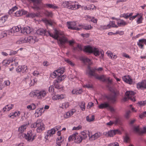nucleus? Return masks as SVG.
<instances>
[{
  "label": "nucleus",
  "instance_id": "1",
  "mask_svg": "<svg viewBox=\"0 0 146 146\" xmlns=\"http://www.w3.org/2000/svg\"><path fill=\"white\" fill-rule=\"evenodd\" d=\"M119 94L118 91H113L110 94L105 95L104 98L108 101V102H104L100 104L98 106L99 108L100 109L107 108L111 111H114V108L110 105L109 103L113 104H115L117 102V97Z\"/></svg>",
  "mask_w": 146,
  "mask_h": 146
},
{
  "label": "nucleus",
  "instance_id": "2",
  "mask_svg": "<svg viewBox=\"0 0 146 146\" xmlns=\"http://www.w3.org/2000/svg\"><path fill=\"white\" fill-rule=\"evenodd\" d=\"M34 3L32 8L34 10L38 11L44 8L50 9L52 4H44L42 2V0H30Z\"/></svg>",
  "mask_w": 146,
  "mask_h": 146
},
{
  "label": "nucleus",
  "instance_id": "3",
  "mask_svg": "<svg viewBox=\"0 0 146 146\" xmlns=\"http://www.w3.org/2000/svg\"><path fill=\"white\" fill-rule=\"evenodd\" d=\"M46 95V92L44 90H35L34 92H31L30 94V95L31 97H36L37 99H39L44 98Z\"/></svg>",
  "mask_w": 146,
  "mask_h": 146
},
{
  "label": "nucleus",
  "instance_id": "4",
  "mask_svg": "<svg viewBox=\"0 0 146 146\" xmlns=\"http://www.w3.org/2000/svg\"><path fill=\"white\" fill-rule=\"evenodd\" d=\"M83 51L89 53H93L96 56H99L100 54V51L98 48L89 45L84 46Z\"/></svg>",
  "mask_w": 146,
  "mask_h": 146
},
{
  "label": "nucleus",
  "instance_id": "5",
  "mask_svg": "<svg viewBox=\"0 0 146 146\" xmlns=\"http://www.w3.org/2000/svg\"><path fill=\"white\" fill-rule=\"evenodd\" d=\"M88 70L86 71V73L88 74L89 77L94 76L96 79H100L101 77H99L98 74L95 72L96 70V68H91V67L88 66Z\"/></svg>",
  "mask_w": 146,
  "mask_h": 146
},
{
  "label": "nucleus",
  "instance_id": "6",
  "mask_svg": "<svg viewBox=\"0 0 146 146\" xmlns=\"http://www.w3.org/2000/svg\"><path fill=\"white\" fill-rule=\"evenodd\" d=\"M58 44L60 46L65 47L64 45L66 43L68 42L69 45H72L74 43L73 40L68 41L67 38L64 36L60 37L58 39Z\"/></svg>",
  "mask_w": 146,
  "mask_h": 146
},
{
  "label": "nucleus",
  "instance_id": "7",
  "mask_svg": "<svg viewBox=\"0 0 146 146\" xmlns=\"http://www.w3.org/2000/svg\"><path fill=\"white\" fill-rule=\"evenodd\" d=\"M22 135L23 137L28 141L29 142L33 141L35 138V135H33L32 130L28 131L27 134L23 133Z\"/></svg>",
  "mask_w": 146,
  "mask_h": 146
},
{
  "label": "nucleus",
  "instance_id": "8",
  "mask_svg": "<svg viewBox=\"0 0 146 146\" xmlns=\"http://www.w3.org/2000/svg\"><path fill=\"white\" fill-rule=\"evenodd\" d=\"M35 126L37 127L36 131L38 133L41 132L45 129L44 124L40 120H37L35 122Z\"/></svg>",
  "mask_w": 146,
  "mask_h": 146
},
{
  "label": "nucleus",
  "instance_id": "9",
  "mask_svg": "<svg viewBox=\"0 0 146 146\" xmlns=\"http://www.w3.org/2000/svg\"><path fill=\"white\" fill-rule=\"evenodd\" d=\"M62 5L64 7L71 10H74L75 9V6L74 5V2L70 1H65L62 3Z\"/></svg>",
  "mask_w": 146,
  "mask_h": 146
},
{
  "label": "nucleus",
  "instance_id": "10",
  "mask_svg": "<svg viewBox=\"0 0 146 146\" xmlns=\"http://www.w3.org/2000/svg\"><path fill=\"white\" fill-rule=\"evenodd\" d=\"M16 70L18 73L21 72L23 73L27 72L28 71L27 67L25 65L19 66L16 68Z\"/></svg>",
  "mask_w": 146,
  "mask_h": 146
},
{
  "label": "nucleus",
  "instance_id": "11",
  "mask_svg": "<svg viewBox=\"0 0 146 146\" xmlns=\"http://www.w3.org/2000/svg\"><path fill=\"white\" fill-rule=\"evenodd\" d=\"M111 27L117 28L118 27L115 24V21H110L109 24L107 26H101L100 29L102 30V29H106L108 28H110Z\"/></svg>",
  "mask_w": 146,
  "mask_h": 146
},
{
  "label": "nucleus",
  "instance_id": "12",
  "mask_svg": "<svg viewBox=\"0 0 146 146\" xmlns=\"http://www.w3.org/2000/svg\"><path fill=\"white\" fill-rule=\"evenodd\" d=\"M21 32L27 34H29L32 31V29L29 26L23 27L21 28Z\"/></svg>",
  "mask_w": 146,
  "mask_h": 146
},
{
  "label": "nucleus",
  "instance_id": "13",
  "mask_svg": "<svg viewBox=\"0 0 146 146\" xmlns=\"http://www.w3.org/2000/svg\"><path fill=\"white\" fill-rule=\"evenodd\" d=\"M99 77H101V78L100 79H96L101 80L103 82H107L108 84H111L112 83V80L110 79V78H106V76L104 75H102L100 76L99 75Z\"/></svg>",
  "mask_w": 146,
  "mask_h": 146
},
{
  "label": "nucleus",
  "instance_id": "14",
  "mask_svg": "<svg viewBox=\"0 0 146 146\" xmlns=\"http://www.w3.org/2000/svg\"><path fill=\"white\" fill-rule=\"evenodd\" d=\"M27 43L30 44H33L37 40L36 36H29L27 38L26 37Z\"/></svg>",
  "mask_w": 146,
  "mask_h": 146
},
{
  "label": "nucleus",
  "instance_id": "15",
  "mask_svg": "<svg viewBox=\"0 0 146 146\" xmlns=\"http://www.w3.org/2000/svg\"><path fill=\"white\" fill-rule=\"evenodd\" d=\"M123 80L126 83L129 84H133V81L132 79L131 78L130 76H125L122 77Z\"/></svg>",
  "mask_w": 146,
  "mask_h": 146
},
{
  "label": "nucleus",
  "instance_id": "16",
  "mask_svg": "<svg viewBox=\"0 0 146 146\" xmlns=\"http://www.w3.org/2000/svg\"><path fill=\"white\" fill-rule=\"evenodd\" d=\"M144 44H145L146 45V39L143 38L140 39L139 40V42L137 43L139 47L141 49L143 48Z\"/></svg>",
  "mask_w": 146,
  "mask_h": 146
},
{
  "label": "nucleus",
  "instance_id": "17",
  "mask_svg": "<svg viewBox=\"0 0 146 146\" xmlns=\"http://www.w3.org/2000/svg\"><path fill=\"white\" fill-rule=\"evenodd\" d=\"M101 135V134L100 132H97L93 135H92L91 136H90V135H89V139L91 141L94 140L100 137Z\"/></svg>",
  "mask_w": 146,
  "mask_h": 146
},
{
  "label": "nucleus",
  "instance_id": "18",
  "mask_svg": "<svg viewBox=\"0 0 146 146\" xmlns=\"http://www.w3.org/2000/svg\"><path fill=\"white\" fill-rule=\"evenodd\" d=\"M47 31L43 29H38L36 31V33L39 35H41L42 36L45 35L46 34Z\"/></svg>",
  "mask_w": 146,
  "mask_h": 146
},
{
  "label": "nucleus",
  "instance_id": "19",
  "mask_svg": "<svg viewBox=\"0 0 146 146\" xmlns=\"http://www.w3.org/2000/svg\"><path fill=\"white\" fill-rule=\"evenodd\" d=\"M120 131L118 129H115L113 130H110L108 131V136L112 137L116 133L120 134Z\"/></svg>",
  "mask_w": 146,
  "mask_h": 146
},
{
  "label": "nucleus",
  "instance_id": "20",
  "mask_svg": "<svg viewBox=\"0 0 146 146\" xmlns=\"http://www.w3.org/2000/svg\"><path fill=\"white\" fill-rule=\"evenodd\" d=\"M82 140V137L81 135H76L75 138V142L77 143H80Z\"/></svg>",
  "mask_w": 146,
  "mask_h": 146
},
{
  "label": "nucleus",
  "instance_id": "21",
  "mask_svg": "<svg viewBox=\"0 0 146 146\" xmlns=\"http://www.w3.org/2000/svg\"><path fill=\"white\" fill-rule=\"evenodd\" d=\"M13 106L14 105L13 104H11L10 105H7L3 108L2 110L3 112L9 111L13 108Z\"/></svg>",
  "mask_w": 146,
  "mask_h": 146
},
{
  "label": "nucleus",
  "instance_id": "22",
  "mask_svg": "<svg viewBox=\"0 0 146 146\" xmlns=\"http://www.w3.org/2000/svg\"><path fill=\"white\" fill-rule=\"evenodd\" d=\"M21 28L20 27V26L19 27L18 26L13 27L11 29V33H13L18 32L20 31Z\"/></svg>",
  "mask_w": 146,
  "mask_h": 146
},
{
  "label": "nucleus",
  "instance_id": "23",
  "mask_svg": "<svg viewBox=\"0 0 146 146\" xmlns=\"http://www.w3.org/2000/svg\"><path fill=\"white\" fill-rule=\"evenodd\" d=\"M82 90L81 89H80L78 90L77 89H74L72 91V93L73 94L78 95L81 94L82 93Z\"/></svg>",
  "mask_w": 146,
  "mask_h": 146
},
{
  "label": "nucleus",
  "instance_id": "24",
  "mask_svg": "<svg viewBox=\"0 0 146 146\" xmlns=\"http://www.w3.org/2000/svg\"><path fill=\"white\" fill-rule=\"evenodd\" d=\"M46 36H50L51 37H52L54 38L57 40L58 41V39L59 38H58V36L56 35H53L52 33H51L49 31H47L46 32Z\"/></svg>",
  "mask_w": 146,
  "mask_h": 146
},
{
  "label": "nucleus",
  "instance_id": "25",
  "mask_svg": "<svg viewBox=\"0 0 146 146\" xmlns=\"http://www.w3.org/2000/svg\"><path fill=\"white\" fill-rule=\"evenodd\" d=\"M44 110L43 108H38L36 110L35 113H37L39 115H41L42 113L44 111Z\"/></svg>",
  "mask_w": 146,
  "mask_h": 146
},
{
  "label": "nucleus",
  "instance_id": "26",
  "mask_svg": "<svg viewBox=\"0 0 146 146\" xmlns=\"http://www.w3.org/2000/svg\"><path fill=\"white\" fill-rule=\"evenodd\" d=\"M8 17L7 15H5L0 18V23L2 24L4 23L7 20Z\"/></svg>",
  "mask_w": 146,
  "mask_h": 146
},
{
  "label": "nucleus",
  "instance_id": "27",
  "mask_svg": "<svg viewBox=\"0 0 146 146\" xmlns=\"http://www.w3.org/2000/svg\"><path fill=\"white\" fill-rule=\"evenodd\" d=\"M135 94V93L132 91H127L125 93V95L127 96L128 98H130V95L134 96Z\"/></svg>",
  "mask_w": 146,
  "mask_h": 146
},
{
  "label": "nucleus",
  "instance_id": "28",
  "mask_svg": "<svg viewBox=\"0 0 146 146\" xmlns=\"http://www.w3.org/2000/svg\"><path fill=\"white\" fill-rule=\"evenodd\" d=\"M64 67H60L59 68L56 70L58 73V74H59L60 75H61V74H63L64 72Z\"/></svg>",
  "mask_w": 146,
  "mask_h": 146
},
{
  "label": "nucleus",
  "instance_id": "29",
  "mask_svg": "<svg viewBox=\"0 0 146 146\" xmlns=\"http://www.w3.org/2000/svg\"><path fill=\"white\" fill-rule=\"evenodd\" d=\"M55 133V131L54 130V129L52 128L50 130H49L48 131V135L47 136H53V135Z\"/></svg>",
  "mask_w": 146,
  "mask_h": 146
},
{
  "label": "nucleus",
  "instance_id": "30",
  "mask_svg": "<svg viewBox=\"0 0 146 146\" xmlns=\"http://www.w3.org/2000/svg\"><path fill=\"white\" fill-rule=\"evenodd\" d=\"M25 43H27L26 37L25 38H22L16 42V43L17 44H22Z\"/></svg>",
  "mask_w": 146,
  "mask_h": 146
},
{
  "label": "nucleus",
  "instance_id": "31",
  "mask_svg": "<svg viewBox=\"0 0 146 146\" xmlns=\"http://www.w3.org/2000/svg\"><path fill=\"white\" fill-rule=\"evenodd\" d=\"M67 24L68 28L69 27H70L72 28H74V27L76 25V23L74 22H67Z\"/></svg>",
  "mask_w": 146,
  "mask_h": 146
},
{
  "label": "nucleus",
  "instance_id": "32",
  "mask_svg": "<svg viewBox=\"0 0 146 146\" xmlns=\"http://www.w3.org/2000/svg\"><path fill=\"white\" fill-rule=\"evenodd\" d=\"M78 135V133L77 132H75L71 135H70L68 138V141H70L71 140L72 141L74 139H75V136L76 135Z\"/></svg>",
  "mask_w": 146,
  "mask_h": 146
},
{
  "label": "nucleus",
  "instance_id": "33",
  "mask_svg": "<svg viewBox=\"0 0 146 146\" xmlns=\"http://www.w3.org/2000/svg\"><path fill=\"white\" fill-rule=\"evenodd\" d=\"M79 105L80 107V108L81 109V110L82 111H84L85 110V103L84 102H81L79 104Z\"/></svg>",
  "mask_w": 146,
  "mask_h": 146
},
{
  "label": "nucleus",
  "instance_id": "34",
  "mask_svg": "<svg viewBox=\"0 0 146 146\" xmlns=\"http://www.w3.org/2000/svg\"><path fill=\"white\" fill-rule=\"evenodd\" d=\"M61 75H60L59 74H58V76L57 79L54 80V82H55L56 83H59L61 81H62V79H61L60 77V76Z\"/></svg>",
  "mask_w": 146,
  "mask_h": 146
},
{
  "label": "nucleus",
  "instance_id": "35",
  "mask_svg": "<svg viewBox=\"0 0 146 146\" xmlns=\"http://www.w3.org/2000/svg\"><path fill=\"white\" fill-rule=\"evenodd\" d=\"M37 16V14L34 13H28L26 15V17H28L34 18Z\"/></svg>",
  "mask_w": 146,
  "mask_h": 146
},
{
  "label": "nucleus",
  "instance_id": "36",
  "mask_svg": "<svg viewBox=\"0 0 146 146\" xmlns=\"http://www.w3.org/2000/svg\"><path fill=\"white\" fill-rule=\"evenodd\" d=\"M54 83L55 88L58 89H61L63 88V86L59 84V83L54 82Z\"/></svg>",
  "mask_w": 146,
  "mask_h": 146
},
{
  "label": "nucleus",
  "instance_id": "37",
  "mask_svg": "<svg viewBox=\"0 0 146 146\" xmlns=\"http://www.w3.org/2000/svg\"><path fill=\"white\" fill-rule=\"evenodd\" d=\"M144 84L143 82H139L137 84V87L138 89H143V85Z\"/></svg>",
  "mask_w": 146,
  "mask_h": 146
},
{
  "label": "nucleus",
  "instance_id": "38",
  "mask_svg": "<svg viewBox=\"0 0 146 146\" xmlns=\"http://www.w3.org/2000/svg\"><path fill=\"white\" fill-rule=\"evenodd\" d=\"M120 20V22H118L117 23L118 26H121V25L122 26H125L127 24V23L123 20L121 19Z\"/></svg>",
  "mask_w": 146,
  "mask_h": 146
},
{
  "label": "nucleus",
  "instance_id": "39",
  "mask_svg": "<svg viewBox=\"0 0 146 146\" xmlns=\"http://www.w3.org/2000/svg\"><path fill=\"white\" fill-rule=\"evenodd\" d=\"M86 121L89 122H91L94 120L95 118L94 115H92V119H90L89 116H87L86 117Z\"/></svg>",
  "mask_w": 146,
  "mask_h": 146
},
{
  "label": "nucleus",
  "instance_id": "40",
  "mask_svg": "<svg viewBox=\"0 0 146 146\" xmlns=\"http://www.w3.org/2000/svg\"><path fill=\"white\" fill-rule=\"evenodd\" d=\"M18 9L17 7L15 6L14 7H13L11 9H10L8 12L9 14V15H11L12 14L13 12H14L15 11L17 10Z\"/></svg>",
  "mask_w": 146,
  "mask_h": 146
},
{
  "label": "nucleus",
  "instance_id": "41",
  "mask_svg": "<svg viewBox=\"0 0 146 146\" xmlns=\"http://www.w3.org/2000/svg\"><path fill=\"white\" fill-rule=\"evenodd\" d=\"M45 15L48 17H51L53 16V14L52 11H49L47 10L45 11L44 13Z\"/></svg>",
  "mask_w": 146,
  "mask_h": 146
},
{
  "label": "nucleus",
  "instance_id": "42",
  "mask_svg": "<svg viewBox=\"0 0 146 146\" xmlns=\"http://www.w3.org/2000/svg\"><path fill=\"white\" fill-rule=\"evenodd\" d=\"M131 112L130 110H128L126 112L125 115V117L127 119H128L129 118L130 116V114Z\"/></svg>",
  "mask_w": 146,
  "mask_h": 146
},
{
  "label": "nucleus",
  "instance_id": "43",
  "mask_svg": "<svg viewBox=\"0 0 146 146\" xmlns=\"http://www.w3.org/2000/svg\"><path fill=\"white\" fill-rule=\"evenodd\" d=\"M137 104L141 106H144L146 104V100L139 101Z\"/></svg>",
  "mask_w": 146,
  "mask_h": 146
},
{
  "label": "nucleus",
  "instance_id": "44",
  "mask_svg": "<svg viewBox=\"0 0 146 146\" xmlns=\"http://www.w3.org/2000/svg\"><path fill=\"white\" fill-rule=\"evenodd\" d=\"M57 72L56 70L54 71L52 74H50V76L53 78H56V76H58V74H56Z\"/></svg>",
  "mask_w": 146,
  "mask_h": 146
},
{
  "label": "nucleus",
  "instance_id": "45",
  "mask_svg": "<svg viewBox=\"0 0 146 146\" xmlns=\"http://www.w3.org/2000/svg\"><path fill=\"white\" fill-rule=\"evenodd\" d=\"M22 15V14H21V10L17 11L15 13V16L17 17H19Z\"/></svg>",
  "mask_w": 146,
  "mask_h": 146
},
{
  "label": "nucleus",
  "instance_id": "46",
  "mask_svg": "<svg viewBox=\"0 0 146 146\" xmlns=\"http://www.w3.org/2000/svg\"><path fill=\"white\" fill-rule=\"evenodd\" d=\"M82 28L83 29L87 30H88L91 29L92 27L91 26V25H88L84 26L82 27Z\"/></svg>",
  "mask_w": 146,
  "mask_h": 146
},
{
  "label": "nucleus",
  "instance_id": "47",
  "mask_svg": "<svg viewBox=\"0 0 146 146\" xmlns=\"http://www.w3.org/2000/svg\"><path fill=\"white\" fill-rule=\"evenodd\" d=\"M25 127L24 126H22L19 128V131L20 133H22L23 132L24 130L25 129Z\"/></svg>",
  "mask_w": 146,
  "mask_h": 146
},
{
  "label": "nucleus",
  "instance_id": "48",
  "mask_svg": "<svg viewBox=\"0 0 146 146\" xmlns=\"http://www.w3.org/2000/svg\"><path fill=\"white\" fill-rule=\"evenodd\" d=\"M61 96H63V95H56L55 96H53L52 97V98L53 99H55V100H57V99H60Z\"/></svg>",
  "mask_w": 146,
  "mask_h": 146
},
{
  "label": "nucleus",
  "instance_id": "49",
  "mask_svg": "<svg viewBox=\"0 0 146 146\" xmlns=\"http://www.w3.org/2000/svg\"><path fill=\"white\" fill-rule=\"evenodd\" d=\"M119 144L117 142L114 143H111L108 145L107 146H119Z\"/></svg>",
  "mask_w": 146,
  "mask_h": 146
},
{
  "label": "nucleus",
  "instance_id": "50",
  "mask_svg": "<svg viewBox=\"0 0 146 146\" xmlns=\"http://www.w3.org/2000/svg\"><path fill=\"white\" fill-rule=\"evenodd\" d=\"M69 105L68 102H66L63 103L62 106L64 107V109H66L69 107Z\"/></svg>",
  "mask_w": 146,
  "mask_h": 146
},
{
  "label": "nucleus",
  "instance_id": "51",
  "mask_svg": "<svg viewBox=\"0 0 146 146\" xmlns=\"http://www.w3.org/2000/svg\"><path fill=\"white\" fill-rule=\"evenodd\" d=\"M58 8V7L55 4H52L50 9H56Z\"/></svg>",
  "mask_w": 146,
  "mask_h": 146
},
{
  "label": "nucleus",
  "instance_id": "52",
  "mask_svg": "<svg viewBox=\"0 0 146 146\" xmlns=\"http://www.w3.org/2000/svg\"><path fill=\"white\" fill-rule=\"evenodd\" d=\"M78 2H75L74 3V5L75 6V9L74 10L78 9L80 8V7H81V5H79L77 4Z\"/></svg>",
  "mask_w": 146,
  "mask_h": 146
},
{
  "label": "nucleus",
  "instance_id": "53",
  "mask_svg": "<svg viewBox=\"0 0 146 146\" xmlns=\"http://www.w3.org/2000/svg\"><path fill=\"white\" fill-rule=\"evenodd\" d=\"M129 139V136L127 135H126L124 138V141L126 143H128V141Z\"/></svg>",
  "mask_w": 146,
  "mask_h": 146
},
{
  "label": "nucleus",
  "instance_id": "54",
  "mask_svg": "<svg viewBox=\"0 0 146 146\" xmlns=\"http://www.w3.org/2000/svg\"><path fill=\"white\" fill-rule=\"evenodd\" d=\"M143 19V18H142V16H141L140 17H139L137 20V24H139L142 22V20Z\"/></svg>",
  "mask_w": 146,
  "mask_h": 146
},
{
  "label": "nucleus",
  "instance_id": "55",
  "mask_svg": "<svg viewBox=\"0 0 146 146\" xmlns=\"http://www.w3.org/2000/svg\"><path fill=\"white\" fill-rule=\"evenodd\" d=\"M71 115L69 111L66 112L64 115V117L65 118H68L71 116Z\"/></svg>",
  "mask_w": 146,
  "mask_h": 146
},
{
  "label": "nucleus",
  "instance_id": "56",
  "mask_svg": "<svg viewBox=\"0 0 146 146\" xmlns=\"http://www.w3.org/2000/svg\"><path fill=\"white\" fill-rule=\"evenodd\" d=\"M146 133V127H143V130L140 131L139 134H141Z\"/></svg>",
  "mask_w": 146,
  "mask_h": 146
},
{
  "label": "nucleus",
  "instance_id": "57",
  "mask_svg": "<svg viewBox=\"0 0 146 146\" xmlns=\"http://www.w3.org/2000/svg\"><path fill=\"white\" fill-rule=\"evenodd\" d=\"M94 104V103L90 102L88 103V105L87 106V109H90Z\"/></svg>",
  "mask_w": 146,
  "mask_h": 146
},
{
  "label": "nucleus",
  "instance_id": "58",
  "mask_svg": "<svg viewBox=\"0 0 146 146\" xmlns=\"http://www.w3.org/2000/svg\"><path fill=\"white\" fill-rule=\"evenodd\" d=\"M81 128L82 126L81 125H79L77 127L74 126L73 127L72 130H78L80 129Z\"/></svg>",
  "mask_w": 146,
  "mask_h": 146
},
{
  "label": "nucleus",
  "instance_id": "59",
  "mask_svg": "<svg viewBox=\"0 0 146 146\" xmlns=\"http://www.w3.org/2000/svg\"><path fill=\"white\" fill-rule=\"evenodd\" d=\"M66 61L71 66H73L74 64L71 61H70L69 59H67L66 60Z\"/></svg>",
  "mask_w": 146,
  "mask_h": 146
},
{
  "label": "nucleus",
  "instance_id": "60",
  "mask_svg": "<svg viewBox=\"0 0 146 146\" xmlns=\"http://www.w3.org/2000/svg\"><path fill=\"white\" fill-rule=\"evenodd\" d=\"M77 47L79 49V51H82V48L81 45L78 44L77 45Z\"/></svg>",
  "mask_w": 146,
  "mask_h": 146
},
{
  "label": "nucleus",
  "instance_id": "61",
  "mask_svg": "<svg viewBox=\"0 0 146 146\" xmlns=\"http://www.w3.org/2000/svg\"><path fill=\"white\" fill-rule=\"evenodd\" d=\"M61 126L58 125L55 126L54 128H53V129H54V130L55 131V132L58 131L59 130H60V129Z\"/></svg>",
  "mask_w": 146,
  "mask_h": 146
},
{
  "label": "nucleus",
  "instance_id": "62",
  "mask_svg": "<svg viewBox=\"0 0 146 146\" xmlns=\"http://www.w3.org/2000/svg\"><path fill=\"white\" fill-rule=\"evenodd\" d=\"M84 87L88 88H92V86L89 84H87L84 86Z\"/></svg>",
  "mask_w": 146,
  "mask_h": 146
},
{
  "label": "nucleus",
  "instance_id": "63",
  "mask_svg": "<svg viewBox=\"0 0 146 146\" xmlns=\"http://www.w3.org/2000/svg\"><path fill=\"white\" fill-rule=\"evenodd\" d=\"M134 130L137 132H138L139 133L140 131H139V126L136 127H135L134 128Z\"/></svg>",
  "mask_w": 146,
  "mask_h": 146
},
{
  "label": "nucleus",
  "instance_id": "64",
  "mask_svg": "<svg viewBox=\"0 0 146 146\" xmlns=\"http://www.w3.org/2000/svg\"><path fill=\"white\" fill-rule=\"evenodd\" d=\"M33 74L34 76H37L39 74V72L35 70L33 72Z\"/></svg>",
  "mask_w": 146,
  "mask_h": 146
}]
</instances>
